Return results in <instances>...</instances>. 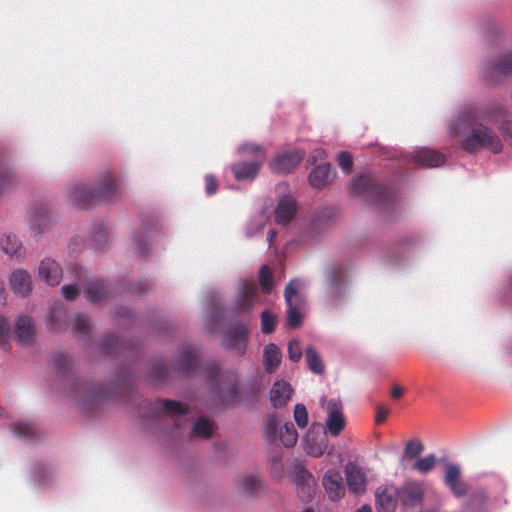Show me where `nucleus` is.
I'll return each instance as SVG.
<instances>
[{"label": "nucleus", "mask_w": 512, "mask_h": 512, "mask_svg": "<svg viewBox=\"0 0 512 512\" xmlns=\"http://www.w3.org/2000/svg\"><path fill=\"white\" fill-rule=\"evenodd\" d=\"M69 201L80 208H88L101 201L118 197V187L111 172L103 173L91 184H76L69 190Z\"/></svg>", "instance_id": "nucleus-1"}, {"label": "nucleus", "mask_w": 512, "mask_h": 512, "mask_svg": "<svg viewBox=\"0 0 512 512\" xmlns=\"http://www.w3.org/2000/svg\"><path fill=\"white\" fill-rule=\"evenodd\" d=\"M206 377L213 384V393L225 406L238 403V387L236 375L230 372L219 373L215 362H206L201 365Z\"/></svg>", "instance_id": "nucleus-2"}, {"label": "nucleus", "mask_w": 512, "mask_h": 512, "mask_svg": "<svg viewBox=\"0 0 512 512\" xmlns=\"http://www.w3.org/2000/svg\"><path fill=\"white\" fill-rule=\"evenodd\" d=\"M470 132L460 140V148L467 153H476L489 150L498 154L503 149L500 137L489 127L482 123H471Z\"/></svg>", "instance_id": "nucleus-3"}, {"label": "nucleus", "mask_w": 512, "mask_h": 512, "mask_svg": "<svg viewBox=\"0 0 512 512\" xmlns=\"http://www.w3.org/2000/svg\"><path fill=\"white\" fill-rule=\"evenodd\" d=\"M350 192L354 196H365L372 204L384 207L394 202L395 191L388 186L380 185L370 176L360 175L353 179Z\"/></svg>", "instance_id": "nucleus-4"}, {"label": "nucleus", "mask_w": 512, "mask_h": 512, "mask_svg": "<svg viewBox=\"0 0 512 512\" xmlns=\"http://www.w3.org/2000/svg\"><path fill=\"white\" fill-rule=\"evenodd\" d=\"M507 113L502 103L492 101L483 106L469 110L465 115L471 123L499 125L502 119L507 116Z\"/></svg>", "instance_id": "nucleus-5"}, {"label": "nucleus", "mask_w": 512, "mask_h": 512, "mask_svg": "<svg viewBox=\"0 0 512 512\" xmlns=\"http://www.w3.org/2000/svg\"><path fill=\"white\" fill-rule=\"evenodd\" d=\"M299 286L300 282L298 280H292L287 284L284 291L287 304V326L290 328H298L302 324L300 309L304 302L298 291Z\"/></svg>", "instance_id": "nucleus-6"}, {"label": "nucleus", "mask_w": 512, "mask_h": 512, "mask_svg": "<svg viewBox=\"0 0 512 512\" xmlns=\"http://www.w3.org/2000/svg\"><path fill=\"white\" fill-rule=\"evenodd\" d=\"M399 502L404 508H414L423 504L425 487L420 481H408L398 487Z\"/></svg>", "instance_id": "nucleus-7"}, {"label": "nucleus", "mask_w": 512, "mask_h": 512, "mask_svg": "<svg viewBox=\"0 0 512 512\" xmlns=\"http://www.w3.org/2000/svg\"><path fill=\"white\" fill-rule=\"evenodd\" d=\"M399 502V491L395 485H381L375 491L377 512H395Z\"/></svg>", "instance_id": "nucleus-8"}, {"label": "nucleus", "mask_w": 512, "mask_h": 512, "mask_svg": "<svg viewBox=\"0 0 512 512\" xmlns=\"http://www.w3.org/2000/svg\"><path fill=\"white\" fill-rule=\"evenodd\" d=\"M304 155L305 153L301 149L279 154L270 162V169L278 174L290 173L300 163Z\"/></svg>", "instance_id": "nucleus-9"}, {"label": "nucleus", "mask_w": 512, "mask_h": 512, "mask_svg": "<svg viewBox=\"0 0 512 512\" xmlns=\"http://www.w3.org/2000/svg\"><path fill=\"white\" fill-rule=\"evenodd\" d=\"M444 482L457 498L465 496L468 492L467 483L461 479V468L459 465L452 463L445 465Z\"/></svg>", "instance_id": "nucleus-10"}, {"label": "nucleus", "mask_w": 512, "mask_h": 512, "mask_svg": "<svg viewBox=\"0 0 512 512\" xmlns=\"http://www.w3.org/2000/svg\"><path fill=\"white\" fill-rule=\"evenodd\" d=\"M247 337V323L242 322L228 329L224 336V343L228 348L235 350L239 354H243L246 349Z\"/></svg>", "instance_id": "nucleus-11"}, {"label": "nucleus", "mask_w": 512, "mask_h": 512, "mask_svg": "<svg viewBox=\"0 0 512 512\" xmlns=\"http://www.w3.org/2000/svg\"><path fill=\"white\" fill-rule=\"evenodd\" d=\"M345 476L348 489L353 494H363L367 487V478L361 467L353 462L345 466Z\"/></svg>", "instance_id": "nucleus-12"}, {"label": "nucleus", "mask_w": 512, "mask_h": 512, "mask_svg": "<svg viewBox=\"0 0 512 512\" xmlns=\"http://www.w3.org/2000/svg\"><path fill=\"white\" fill-rule=\"evenodd\" d=\"M197 368L198 352L196 348L192 346L184 347L173 366V371L180 375H190L196 372Z\"/></svg>", "instance_id": "nucleus-13"}, {"label": "nucleus", "mask_w": 512, "mask_h": 512, "mask_svg": "<svg viewBox=\"0 0 512 512\" xmlns=\"http://www.w3.org/2000/svg\"><path fill=\"white\" fill-rule=\"evenodd\" d=\"M411 160L417 166L435 168L444 164L445 156L438 150L419 148L411 155Z\"/></svg>", "instance_id": "nucleus-14"}, {"label": "nucleus", "mask_w": 512, "mask_h": 512, "mask_svg": "<svg viewBox=\"0 0 512 512\" xmlns=\"http://www.w3.org/2000/svg\"><path fill=\"white\" fill-rule=\"evenodd\" d=\"M257 296L256 284L253 281L243 282L236 295L235 311L248 313L253 308Z\"/></svg>", "instance_id": "nucleus-15"}, {"label": "nucleus", "mask_w": 512, "mask_h": 512, "mask_svg": "<svg viewBox=\"0 0 512 512\" xmlns=\"http://www.w3.org/2000/svg\"><path fill=\"white\" fill-rule=\"evenodd\" d=\"M295 484L298 495L303 500H310L315 493L316 481L314 476L302 466L295 467Z\"/></svg>", "instance_id": "nucleus-16"}, {"label": "nucleus", "mask_w": 512, "mask_h": 512, "mask_svg": "<svg viewBox=\"0 0 512 512\" xmlns=\"http://www.w3.org/2000/svg\"><path fill=\"white\" fill-rule=\"evenodd\" d=\"M322 484L328 498L332 501H337L345 495L343 478L336 470H328L323 476Z\"/></svg>", "instance_id": "nucleus-17"}, {"label": "nucleus", "mask_w": 512, "mask_h": 512, "mask_svg": "<svg viewBox=\"0 0 512 512\" xmlns=\"http://www.w3.org/2000/svg\"><path fill=\"white\" fill-rule=\"evenodd\" d=\"M328 418L326 428L332 436H338L345 428V419L341 411V406L335 401L328 402Z\"/></svg>", "instance_id": "nucleus-18"}, {"label": "nucleus", "mask_w": 512, "mask_h": 512, "mask_svg": "<svg viewBox=\"0 0 512 512\" xmlns=\"http://www.w3.org/2000/svg\"><path fill=\"white\" fill-rule=\"evenodd\" d=\"M38 273L50 286L58 285L62 278V268L51 258H45L40 262Z\"/></svg>", "instance_id": "nucleus-19"}, {"label": "nucleus", "mask_w": 512, "mask_h": 512, "mask_svg": "<svg viewBox=\"0 0 512 512\" xmlns=\"http://www.w3.org/2000/svg\"><path fill=\"white\" fill-rule=\"evenodd\" d=\"M297 210V203L291 195L280 199L275 210V221L278 224L285 225L289 223Z\"/></svg>", "instance_id": "nucleus-20"}, {"label": "nucleus", "mask_w": 512, "mask_h": 512, "mask_svg": "<svg viewBox=\"0 0 512 512\" xmlns=\"http://www.w3.org/2000/svg\"><path fill=\"white\" fill-rule=\"evenodd\" d=\"M334 175L330 164L318 165L309 174V183L315 189H322L332 182Z\"/></svg>", "instance_id": "nucleus-21"}, {"label": "nucleus", "mask_w": 512, "mask_h": 512, "mask_svg": "<svg viewBox=\"0 0 512 512\" xmlns=\"http://www.w3.org/2000/svg\"><path fill=\"white\" fill-rule=\"evenodd\" d=\"M262 165L260 162L239 161L231 165V170L238 181L253 180L259 174Z\"/></svg>", "instance_id": "nucleus-22"}, {"label": "nucleus", "mask_w": 512, "mask_h": 512, "mask_svg": "<svg viewBox=\"0 0 512 512\" xmlns=\"http://www.w3.org/2000/svg\"><path fill=\"white\" fill-rule=\"evenodd\" d=\"M14 335L19 343L29 344L33 340L34 323L29 316L18 317L15 327Z\"/></svg>", "instance_id": "nucleus-23"}, {"label": "nucleus", "mask_w": 512, "mask_h": 512, "mask_svg": "<svg viewBox=\"0 0 512 512\" xmlns=\"http://www.w3.org/2000/svg\"><path fill=\"white\" fill-rule=\"evenodd\" d=\"M154 410L168 416H182L188 413V406L175 400L158 399L154 402Z\"/></svg>", "instance_id": "nucleus-24"}, {"label": "nucleus", "mask_w": 512, "mask_h": 512, "mask_svg": "<svg viewBox=\"0 0 512 512\" xmlns=\"http://www.w3.org/2000/svg\"><path fill=\"white\" fill-rule=\"evenodd\" d=\"M292 388L285 381H276L270 390V400L273 407L278 408L286 405L290 399Z\"/></svg>", "instance_id": "nucleus-25"}, {"label": "nucleus", "mask_w": 512, "mask_h": 512, "mask_svg": "<svg viewBox=\"0 0 512 512\" xmlns=\"http://www.w3.org/2000/svg\"><path fill=\"white\" fill-rule=\"evenodd\" d=\"M10 285L13 291L20 295H26L32 290L30 275L24 270H16L11 274Z\"/></svg>", "instance_id": "nucleus-26"}, {"label": "nucleus", "mask_w": 512, "mask_h": 512, "mask_svg": "<svg viewBox=\"0 0 512 512\" xmlns=\"http://www.w3.org/2000/svg\"><path fill=\"white\" fill-rule=\"evenodd\" d=\"M488 495L485 490L477 489L469 497L465 504L464 512H487Z\"/></svg>", "instance_id": "nucleus-27"}, {"label": "nucleus", "mask_w": 512, "mask_h": 512, "mask_svg": "<svg viewBox=\"0 0 512 512\" xmlns=\"http://www.w3.org/2000/svg\"><path fill=\"white\" fill-rule=\"evenodd\" d=\"M263 364L266 372H274L280 365L282 354L280 349L273 343H270L264 348Z\"/></svg>", "instance_id": "nucleus-28"}, {"label": "nucleus", "mask_w": 512, "mask_h": 512, "mask_svg": "<svg viewBox=\"0 0 512 512\" xmlns=\"http://www.w3.org/2000/svg\"><path fill=\"white\" fill-rule=\"evenodd\" d=\"M346 268L342 264L332 266L327 273V285L331 291H336L345 282Z\"/></svg>", "instance_id": "nucleus-29"}, {"label": "nucleus", "mask_w": 512, "mask_h": 512, "mask_svg": "<svg viewBox=\"0 0 512 512\" xmlns=\"http://www.w3.org/2000/svg\"><path fill=\"white\" fill-rule=\"evenodd\" d=\"M107 291L104 281L95 280L86 288L85 297L91 303H98L105 298Z\"/></svg>", "instance_id": "nucleus-30"}, {"label": "nucleus", "mask_w": 512, "mask_h": 512, "mask_svg": "<svg viewBox=\"0 0 512 512\" xmlns=\"http://www.w3.org/2000/svg\"><path fill=\"white\" fill-rule=\"evenodd\" d=\"M305 359L307 366L314 374H322L325 371V365L313 346H308L305 350Z\"/></svg>", "instance_id": "nucleus-31"}, {"label": "nucleus", "mask_w": 512, "mask_h": 512, "mask_svg": "<svg viewBox=\"0 0 512 512\" xmlns=\"http://www.w3.org/2000/svg\"><path fill=\"white\" fill-rule=\"evenodd\" d=\"M238 151L243 156H252L253 162H260L261 164H264L266 161V151L258 144L245 143L239 147Z\"/></svg>", "instance_id": "nucleus-32"}, {"label": "nucleus", "mask_w": 512, "mask_h": 512, "mask_svg": "<svg viewBox=\"0 0 512 512\" xmlns=\"http://www.w3.org/2000/svg\"><path fill=\"white\" fill-rule=\"evenodd\" d=\"M238 484L244 494L253 495L259 490L261 480L257 474H247L239 478Z\"/></svg>", "instance_id": "nucleus-33"}, {"label": "nucleus", "mask_w": 512, "mask_h": 512, "mask_svg": "<svg viewBox=\"0 0 512 512\" xmlns=\"http://www.w3.org/2000/svg\"><path fill=\"white\" fill-rule=\"evenodd\" d=\"M491 75H511L512 74V51L504 54L498 61L489 67Z\"/></svg>", "instance_id": "nucleus-34"}, {"label": "nucleus", "mask_w": 512, "mask_h": 512, "mask_svg": "<svg viewBox=\"0 0 512 512\" xmlns=\"http://www.w3.org/2000/svg\"><path fill=\"white\" fill-rule=\"evenodd\" d=\"M1 246L3 251L11 257L20 258L22 257V244L15 235H6L1 240Z\"/></svg>", "instance_id": "nucleus-35"}, {"label": "nucleus", "mask_w": 512, "mask_h": 512, "mask_svg": "<svg viewBox=\"0 0 512 512\" xmlns=\"http://www.w3.org/2000/svg\"><path fill=\"white\" fill-rule=\"evenodd\" d=\"M279 439L287 448L295 446L298 440V433L293 423L288 422L283 425L279 431Z\"/></svg>", "instance_id": "nucleus-36"}, {"label": "nucleus", "mask_w": 512, "mask_h": 512, "mask_svg": "<svg viewBox=\"0 0 512 512\" xmlns=\"http://www.w3.org/2000/svg\"><path fill=\"white\" fill-rule=\"evenodd\" d=\"M171 374V369L163 362L157 361L150 367L149 378L151 381L161 383Z\"/></svg>", "instance_id": "nucleus-37"}, {"label": "nucleus", "mask_w": 512, "mask_h": 512, "mask_svg": "<svg viewBox=\"0 0 512 512\" xmlns=\"http://www.w3.org/2000/svg\"><path fill=\"white\" fill-rule=\"evenodd\" d=\"M212 435L213 427L211 421L204 417L199 418L192 428L191 437L209 439Z\"/></svg>", "instance_id": "nucleus-38"}, {"label": "nucleus", "mask_w": 512, "mask_h": 512, "mask_svg": "<svg viewBox=\"0 0 512 512\" xmlns=\"http://www.w3.org/2000/svg\"><path fill=\"white\" fill-rule=\"evenodd\" d=\"M17 185V179L9 169L0 170V196L10 192Z\"/></svg>", "instance_id": "nucleus-39"}, {"label": "nucleus", "mask_w": 512, "mask_h": 512, "mask_svg": "<svg viewBox=\"0 0 512 512\" xmlns=\"http://www.w3.org/2000/svg\"><path fill=\"white\" fill-rule=\"evenodd\" d=\"M73 331L86 338L91 332L90 320L84 314H77L74 318Z\"/></svg>", "instance_id": "nucleus-40"}, {"label": "nucleus", "mask_w": 512, "mask_h": 512, "mask_svg": "<svg viewBox=\"0 0 512 512\" xmlns=\"http://www.w3.org/2000/svg\"><path fill=\"white\" fill-rule=\"evenodd\" d=\"M259 283L263 293L269 294L273 287L272 271L267 265H263L259 271Z\"/></svg>", "instance_id": "nucleus-41"}, {"label": "nucleus", "mask_w": 512, "mask_h": 512, "mask_svg": "<svg viewBox=\"0 0 512 512\" xmlns=\"http://www.w3.org/2000/svg\"><path fill=\"white\" fill-rule=\"evenodd\" d=\"M436 464V457L434 454H429L426 457L418 459L414 465L413 469L421 474H426L430 472Z\"/></svg>", "instance_id": "nucleus-42"}, {"label": "nucleus", "mask_w": 512, "mask_h": 512, "mask_svg": "<svg viewBox=\"0 0 512 512\" xmlns=\"http://www.w3.org/2000/svg\"><path fill=\"white\" fill-rule=\"evenodd\" d=\"M125 348V344L119 343L115 336L105 338L101 344L103 354L108 355L111 353L119 354V351Z\"/></svg>", "instance_id": "nucleus-43"}, {"label": "nucleus", "mask_w": 512, "mask_h": 512, "mask_svg": "<svg viewBox=\"0 0 512 512\" xmlns=\"http://www.w3.org/2000/svg\"><path fill=\"white\" fill-rule=\"evenodd\" d=\"M277 317L269 310H264L261 313V329L264 334H271L276 326Z\"/></svg>", "instance_id": "nucleus-44"}, {"label": "nucleus", "mask_w": 512, "mask_h": 512, "mask_svg": "<svg viewBox=\"0 0 512 512\" xmlns=\"http://www.w3.org/2000/svg\"><path fill=\"white\" fill-rule=\"evenodd\" d=\"M279 421L275 415L268 416L265 423V437L269 442L277 439Z\"/></svg>", "instance_id": "nucleus-45"}, {"label": "nucleus", "mask_w": 512, "mask_h": 512, "mask_svg": "<svg viewBox=\"0 0 512 512\" xmlns=\"http://www.w3.org/2000/svg\"><path fill=\"white\" fill-rule=\"evenodd\" d=\"M13 431L22 437L32 438L36 435V427L32 423L17 422L13 425Z\"/></svg>", "instance_id": "nucleus-46"}, {"label": "nucleus", "mask_w": 512, "mask_h": 512, "mask_svg": "<svg viewBox=\"0 0 512 512\" xmlns=\"http://www.w3.org/2000/svg\"><path fill=\"white\" fill-rule=\"evenodd\" d=\"M424 450V445L419 440H410L407 442L405 449H404V455L405 457L409 459H414L418 457Z\"/></svg>", "instance_id": "nucleus-47"}, {"label": "nucleus", "mask_w": 512, "mask_h": 512, "mask_svg": "<svg viewBox=\"0 0 512 512\" xmlns=\"http://www.w3.org/2000/svg\"><path fill=\"white\" fill-rule=\"evenodd\" d=\"M65 316V308L62 304H55L50 311L48 322L52 328L60 326L62 318Z\"/></svg>", "instance_id": "nucleus-48"}, {"label": "nucleus", "mask_w": 512, "mask_h": 512, "mask_svg": "<svg viewBox=\"0 0 512 512\" xmlns=\"http://www.w3.org/2000/svg\"><path fill=\"white\" fill-rule=\"evenodd\" d=\"M294 420L299 428H305L308 425V412L303 404H296L294 408Z\"/></svg>", "instance_id": "nucleus-49"}, {"label": "nucleus", "mask_w": 512, "mask_h": 512, "mask_svg": "<svg viewBox=\"0 0 512 512\" xmlns=\"http://www.w3.org/2000/svg\"><path fill=\"white\" fill-rule=\"evenodd\" d=\"M9 335H10V330H9L8 323L5 319V317L0 315V347L3 350H8L10 348L9 343H8Z\"/></svg>", "instance_id": "nucleus-50"}, {"label": "nucleus", "mask_w": 512, "mask_h": 512, "mask_svg": "<svg viewBox=\"0 0 512 512\" xmlns=\"http://www.w3.org/2000/svg\"><path fill=\"white\" fill-rule=\"evenodd\" d=\"M327 448V445L324 443V442H320V443H317V442H313L311 441L310 439L307 440V453L310 455V456H313V457H321L325 450Z\"/></svg>", "instance_id": "nucleus-51"}, {"label": "nucleus", "mask_w": 512, "mask_h": 512, "mask_svg": "<svg viewBox=\"0 0 512 512\" xmlns=\"http://www.w3.org/2000/svg\"><path fill=\"white\" fill-rule=\"evenodd\" d=\"M288 356L293 362H298L302 357V349L300 342L296 339L291 340L288 344Z\"/></svg>", "instance_id": "nucleus-52"}, {"label": "nucleus", "mask_w": 512, "mask_h": 512, "mask_svg": "<svg viewBox=\"0 0 512 512\" xmlns=\"http://www.w3.org/2000/svg\"><path fill=\"white\" fill-rule=\"evenodd\" d=\"M54 367L60 373H64L69 367V359L63 354H57L53 359Z\"/></svg>", "instance_id": "nucleus-53"}, {"label": "nucleus", "mask_w": 512, "mask_h": 512, "mask_svg": "<svg viewBox=\"0 0 512 512\" xmlns=\"http://www.w3.org/2000/svg\"><path fill=\"white\" fill-rule=\"evenodd\" d=\"M338 164L344 171H350L353 165L351 155L348 152H341L338 156Z\"/></svg>", "instance_id": "nucleus-54"}, {"label": "nucleus", "mask_w": 512, "mask_h": 512, "mask_svg": "<svg viewBox=\"0 0 512 512\" xmlns=\"http://www.w3.org/2000/svg\"><path fill=\"white\" fill-rule=\"evenodd\" d=\"M498 129L501 131L504 137L512 138V119L509 118V115L502 119V121L498 125Z\"/></svg>", "instance_id": "nucleus-55"}, {"label": "nucleus", "mask_w": 512, "mask_h": 512, "mask_svg": "<svg viewBox=\"0 0 512 512\" xmlns=\"http://www.w3.org/2000/svg\"><path fill=\"white\" fill-rule=\"evenodd\" d=\"M117 393L118 392L114 388L104 389L103 387H100L96 391H94V393L90 394L89 397L93 400H98L101 398L116 395Z\"/></svg>", "instance_id": "nucleus-56"}, {"label": "nucleus", "mask_w": 512, "mask_h": 512, "mask_svg": "<svg viewBox=\"0 0 512 512\" xmlns=\"http://www.w3.org/2000/svg\"><path fill=\"white\" fill-rule=\"evenodd\" d=\"M63 296L66 300L72 301L79 294V288L77 285H64L62 287Z\"/></svg>", "instance_id": "nucleus-57"}, {"label": "nucleus", "mask_w": 512, "mask_h": 512, "mask_svg": "<svg viewBox=\"0 0 512 512\" xmlns=\"http://www.w3.org/2000/svg\"><path fill=\"white\" fill-rule=\"evenodd\" d=\"M205 190L208 195L214 194L218 189V182L213 175H206L205 178Z\"/></svg>", "instance_id": "nucleus-58"}, {"label": "nucleus", "mask_w": 512, "mask_h": 512, "mask_svg": "<svg viewBox=\"0 0 512 512\" xmlns=\"http://www.w3.org/2000/svg\"><path fill=\"white\" fill-rule=\"evenodd\" d=\"M390 413V409L387 406L384 405H378L376 408V417L375 421L376 423H384Z\"/></svg>", "instance_id": "nucleus-59"}, {"label": "nucleus", "mask_w": 512, "mask_h": 512, "mask_svg": "<svg viewBox=\"0 0 512 512\" xmlns=\"http://www.w3.org/2000/svg\"><path fill=\"white\" fill-rule=\"evenodd\" d=\"M134 241H135L138 253L140 255H144L146 250H147V246H148L147 241L144 240V239L140 240V239H137V238H135Z\"/></svg>", "instance_id": "nucleus-60"}, {"label": "nucleus", "mask_w": 512, "mask_h": 512, "mask_svg": "<svg viewBox=\"0 0 512 512\" xmlns=\"http://www.w3.org/2000/svg\"><path fill=\"white\" fill-rule=\"evenodd\" d=\"M137 286H138V290L137 291L140 294L146 293L147 291H149L152 288L151 283L149 281H147V280L140 281Z\"/></svg>", "instance_id": "nucleus-61"}, {"label": "nucleus", "mask_w": 512, "mask_h": 512, "mask_svg": "<svg viewBox=\"0 0 512 512\" xmlns=\"http://www.w3.org/2000/svg\"><path fill=\"white\" fill-rule=\"evenodd\" d=\"M403 393H404L403 389L398 385H394L391 389V397L393 399L401 398Z\"/></svg>", "instance_id": "nucleus-62"}, {"label": "nucleus", "mask_w": 512, "mask_h": 512, "mask_svg": "<svg viewBox=\"0 0 512 512\" xmlns=\"http://www.w3.org/2000/svg\"><path fill=\"white\" fill-rule=\"evenodd\" d=\"M130 316V311L126 307H120L115 311L116 318H126Z\"/></svg>", "instance_id": "nucleus-63"}, {"label": "nucleus", "mask_w": 512, "mask_h": 512, "mask_svg": "<svg viewBox=\"0 0 512 512\" xmlns=\"http://www.w3.org/2000/svg\"><path fill=\"white\" fill-rule=\"evenodd\" d=\"M71 272L75 275V277L79 280H81V275H82V268L75 265L72 267L71 269Z\"/></svg>", "instance_id": "nucleus-64"}]
</instances>
